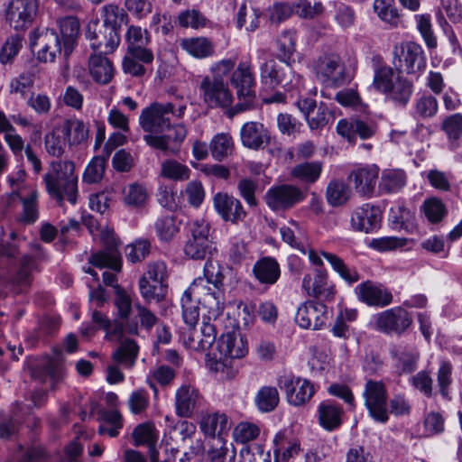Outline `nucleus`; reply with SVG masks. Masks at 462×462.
<instances>
[{
    "label": "nucleus",
    "mask_w": 462,
    "mask_h": 462,
    "mask_svg": "<svg viewBox=\"0 0 462 462\" xmlns=\"http://www.w3.org/2000/svg\"><path fill=\"white\" fill-rule=\"evenodd\" d=\"M235 60L225 59L211 65L210 75L200 77L198 88L200 97L208 108H227L233 101V94L226 78L235 68Z\"/></svg>",
    "instance_id": "nucleus-1"
},
{
    "label": "nucleus",
    "mask_w": 462,
    "mask_h": 462,
    "mask_svg": "<svg viewBox=\"0 0 462 462\" xmlns=\"http://www.w3.org/2000/svg\"><path fill=\"white\" fill-rule=\"evenodd\" d=\"M225 269L217 262L208 260L203 276L196 278L187 289L209 312L218 313L225 306Z\"/></svg>",
    "instance_id": "nucleus-2"
},
{
    "label": "nucleus",
    "mask_w": 462,
    "mask_h": 462,
    "mask_svg": "<svg viewBox=\"0 0 462 462\" xmlns=\"http://www.w3.org/2000/svg\"><path fill=\"white\" fill-rule=\"evenodd\" d=\"M78 181L75 163L70 160L52 161L43 176L47 193L60 205H62L64 200H68L72 205L77 203Z\"/></svg>",
    "instance_id": "nucleus-3"
},
{
    "label": "nucleus",
    "mask_w": 462,
    "mask_h": 462,
    "mask_svg": "<svg viewBox=\"0 0 462 462\" xmlns=\"http://www.w3.org/2000/svg\"><path fill=\"white\" fill-rule=\"evenodd\" d=\"M260 79L262 85L266 88L282 87L288 91L297 90L299 93L304 88V79L296 74L291 65L278 66L273 60L263 62L260 66Z\"/></svg>",
    "instance_id": "nucleus-4"
},
{
    "label": "nucleus",
    "mask_w": 462,
    "mask_h": 462,
    "mask_svg": "<svg viewBox=\"0 0 462 462\" xmlns=\"http://www.w3.org/2000/svg\"><path fill=\"white\" fill-rule=\"evenodd\" d=\"M230 82L236 89L238 103L234 106L236 113L250 109L255 99L254 78L248 62H240L231 71Z\"/></svg>",
    "instance_id": "nucleus-5"
},
{
    "label": "nucleus",
    "mask_w": 462,
    "mask_h": 462,
    "mask_svg": "<svg viewBox=\"0 0 462 462\" xmlns=\"http://www.w3.org/2000/svg\"><path fill=\"white\" fill-rule=\"evenodd\" d=\"M306 198L304 191L298 186L289 183L270 187L264 195L267 207L273 212H285L293 208Z\"/></svg>",
    "instance_id": "nucleus-6"
},
{
    "label": "nucleus",
    "mask_w": 462,
    "mask_h": 462,
    "mask_svg": "<svg viewBox=\"0 0 462 462\" xmlns=\"http://www.w3.org/2000/svg\"><path fill=\"white\" fill-rule=\"evenodd\" d=\"M363 398L365 406L374 420L385 423L389 420L387 400L388 393L382 381L369 379L365 382Z\"/></svg>",
    "instance_id": "nucleus-7"
},
{
    "label": "nucleus",
    "mask_w": 462,
    "mask_h": 462,
    "mask_svg": "<svg viewBox=\"0 0 462 462\" xmlns=\"http://www.w3.org/2000/svg\"><path fill=\"white\" fill-rule=\"evenodd\" d=\"M99 240L104 249L93 254L88 263L100 269L110 268L116 272L120 271L121 257L114 230L107 226L103 227L99 233Z\"/></svg>",
    "instance_id": "nucleus-8"
},
{
    "label": "nucleus",
    "mask_w": 462,
    "mask_h": 462,
    "mask_svg": "<svg viewBox=\"0 0 462 462\" xmlns=\"http://www.w3.org/2000/svg\"><path fill=\"white\" fill-rule=\"evenodd\" d=\"M374 320V329L386 335H402L412 324L411 315L401 307L382 311Z\"/></svg>",
    "instance_id": "nucleus-9"
},
{
    "label": "nucleus",
    "mask_w": 462,
    "mask_h": 462,
    "mask_svg": "<svg viewBox=\"0 0 462 462\" xmlns=\"http://www.w3.org/2000/svg\"><path fill=\"white\" fill-rule=\"evenodd\" d=\"M394 65L402 71L414 74L425 68L426 61L421 46L414 42H405L394 48Z\"/></svg>",
    "instance_id": "nucleus-10"
},
{
    "label": "nucleus",
    "mask_w": 462,
    "mask_h": 462,
    "mask_svg": "<svg viewBox=\"0 0 462 462\" xmlns=\"http://www.w3.org/2000/svg\"><path fill=\"white\" fill-rule=\"evenodd\" d=\"M169 111H172V103H153L144 108L139 116V124L148 134H161L171 126Z\"/></svg>",
    "instance_id": "nucleus-11"
},
{
    "label": "nucleus",
    "mask_w": 462,
    "mask_h": 462,
    "mask_svg": "<svg viewBox=\"0 0 462 462\" xmlns=\"http://www.w3.org/2000/svg\"><path fill=\"white\" fill-rule=\"evenodd\" d=\"M30 44L32 48L39 47L37 58L42 62H53L63 46L57 31L49 28L31 32Z\"/></svg>",
    "instance_id": "nucleus-12"
},
{
    "label": "nucleus",
    "mask_w": 462,
    "mask_h": 462,
    "mask_svg": "<svg viewBox=\"0 0 462 462\" xmlns=\"http://www.w3.org/2000/svg\"><path fill=\"white\" fill-rule=\"evenodd\" d=\"M278 385L285 393L288 402L294 406L305 404L315 393L314 386L309 380L293 374L280 377Z\"/></svg>",
    "instance_id": "nucleus-13"
},
{
    "label": "nucleus",
    "mask_w": 462,
    "mask_h": 462,
    "mask_svg": "<svg viewBox=\"0 0 462 462\" xmlns=\"http://www.w3.org/2000/svg\"><path fill=\"white\" fill-rule=\"evenodd\" d=\"M24 171H22L17 179L9 177L8 181L13 193L19 197L23 206V212L20 220L24 224L30 225L34 223L39 217L37 202L38 192L37 190L31 189L26 194H24Z\"/></svg>",
    "instance_id": "nucleus-14"
},
{
    "label": "nucleus",
    "mask_w": 462,
    "mask_h": 462,
    "mask_svg": "<svg viewBox=\"0 0 462 462\" xmlns=\"http://www.w3.org/2000/svg\"><path fill=\"white\" fill-rule=\"evenodd\" d=\"M38 0H12L6 10V20L15 31L29 28L37 14Z\"/></svg>",
    "instance_id": "nucleus-15"
},
{
    "label": "nucleus",
    "mask_w": 462,
    "mask_h": 462,
    "mask_svg": "<svg viewBox=\"0 0 462 462\" xmlns=\"http://www.w3.org/2000/svg\"><path fill=\"white\" fill-rule=\"evenodd\" d=\"M167 130L168 133L165 134H145L143 140L149 146L165 154H176L187 136V129L184 125L178 124Z\"/></svg>",
    "instance_id": "nucleus-16"
},
{
    "label": "nucleus",
    "mask_w": 462,
    "mask_h": 462,
    "mask_svg": "<svg viewBox=\"0 0 462 462\" xmlns=\"http://www.w3.org/2000/svg\"><path fill=\"white\" fill-rule=\"evenodd\" d=\"M317 75L330 87H339L346 83V67L337 54L324 55L316 65Z\"/></svg>",
    "instance_id": "nucleus-17"
},
{
    "label": "nucleus",
    "mask_w": 462,
    "mask_h": 462,
    "mask_svg": "<svg viewBox=\"0 0 462 462\" xmlns=\"http://www.w3.org/2000/svg\"><path fill=\"white\" fill-rule=\"evenodd\" d=\"M328 319V307L319 301L308 300L302 303L295 315L296 323L302 328L320 329Z\"/></svg>",
    "instance_id": "nucleus-18"
},
{
    "label": "nucleus",
    "mask_w": 462,
    "mask_h": 462,
    "mask_svg": "<svg viewBox=\"0 0 462 462\" xmlns=\"http://www.w3.org/2000/svg\"><path fill=\"white\" fill-rule=\"evenodd\" d=\"M302 289L310 297L326 300H333L336 289L328 283V272L323 268H316L313 273H307L302 279Z\"/></svg>",
    "instance_id": "nucleus-19"
},
{
    "label": "nucleus",
    "mask_w": 462,
    "mask_h": 462,
    "mask_svg": "<svg viewBox=\"0 0 462 462\" xmlns=\"http://www.w3.org/2000/svg\"><path fill=\"white\" fill-rule=\"evenodd\" d=\"M378 176L379 168L377 166L366 165L352 170L348 180L357 194L365 198H372L375 195Z\"/></svg>",
    "instance_id": "nucleus-20"
},
{
    "label": "nucleus",
    "mask_w": 462,
    "mask_h": 462,
    "mask_svg": "<svg viewBox=\"0 0 462 462\" xmlns=\"http://www.w3.org/2000/svg\"><path fill=\"white\" fill-rule=\"evenodd\" d=\"M35 255L25 254L20 259L19 267L13 277V282L20 287L28 288L33 279V273L39 272L38 262L45 260L47 255L39 244L32 245Z\"/></svg>",
    "instance_id": "nucleus-21"
},
{
    "label": "nucleus",
    "mask_w": 462,
    "mask_h": 462,
    "mask_svg": "<svg viewBox=\"0 0 462 462\" xmlns=\"http://www.w3.org/2000/svg\"><path fill=\"white\" fill-rule=\"evenodd\" d=\"M357 299L368 306L383 308L393 301V294L382 284L365 281L355 288Z\"/></svg>",
    "instance_id": "nucleus-22"
},
{
    "label": "nucleus",
    "mask_w": 462,
    "mask_h": 462,
    "mask_svg": "<svg viewBox=\"0 0 462 462\" xmlns=\"http://www.w3.org/2000/svg\"><path fill=\"white\" fill-rule=\"evenodd\" d=\"M214 207L225 221H230L233 224L244 221L247 216L241 201L227 193L216 194Z\"/></svg>",
    "instance_id": "nucleus-23"
},
{
    "label": "nucleus",
    "mask_w": 462,
    "mask_h": 462,
    "mask_svg": "<svg viewBox=\"0 0 462 462\" xmlns=\"http://www.w3.org/2000/svg\"><path fill=\"white\" fill-rule=\"evenodd\" d=\"M240 139L245 147L257 151L270 144L271 134L262 123L250 121L242 125Z\"/></svg>",
    "instance_id": "nucleus-24"
},
{
    "label": "nucleus",
    "mask_w": 462,
    "mask_h": 462,
    "mask_svg": "<svg viewBox=\"0 0 462 462\" xmlns=\"http://www.w3.org/2000/svg\"><path fill=\"white\" fill-rule=\"evenodd\" d=\"M381 218L380 209L366 203L352 214L351 223L356 230L369 233L379 228Z\"/></svg>",
    "instance_id": "nucleus-25"
},
{
    "label": "nucleus",
    "mask_w": 462,
    "mask_h": 462,
    "mask_svg": "<svg viewBox=\"0 0 462 462\" xmlns=\"http://www.w3.org/2000/svg\"><path fill=\"white\" fill-rule=\"evenodd\" d=\"M317 411L319 424L326 431H335L343 424L344 410L341 405L331 400L321 402Z\"/></svg>",
    "instance_id": "nucleus-26"
},
{
    "label": "nucleus",
    "mask_w": 462,
    "mask_h": 462,
    "mask_svg": "<svg viewBox=\"0 0 462 462\" xmlns=\"http://www.w3.org/2000/svg\"><path fill=\"white\" fill-rule=\"evenodd\" d=\"M200 402L199 391L190 385L183 384L175 393V411L180 418H190Z\"/></svg>",
    "instance_id": "nucleus-27"
},
{
    "label": "nucleus",
    "mask_w": 462,
    "mask_h": 462,
    "mask_svg": "<svg viewBox=\"0 0 462 462\" xmlns=\"http://www.w3.org/2000/svg\"><path fill=\"white\" fill-rule=\"evenodd\" d=\"M398 374L413 373L418 367L420 351L413 346H398L391 350Z\"/></svg>",
    "instance_id": "nucleus-28"
},
{
    "label": "nucleus",
    "mask_w": 462,
    "mask_h": 462,
    "mask_svg": "<svg viewBox=\"0 0 462 462\" xmlns=\"http://www.w3.org/2000/svg\"><path fill=\"white\" fill-rule=\"evenodd\" d=\"M254 277L262 285H274L281 277V267L277 260L271 256L258 259L252 269Z\"/></svg>",
    "instance_id": "nucleus-29"
},
{
    "label": "nucleus",
    "mask_w": 462,
    "mask_h": 462,
    "mask_svg": "<svg viewBox=\"0 0 462 462\" xmlns=\"http://www.w3.org/2000/svg\"><path fill=\"white\" fill-rule=\"evenodd\" d=\"M60 38L62 41L64 55L69 56L74 49L79 36L80 24L75 16H64L57 20Z\"/></svg>",
    "instance_id": "nucleus-30"
},
{
    "label": "nucleus",
    "mask_w": 462,
    "mask_h": 462,
    "mask_svg": "<svg viewBox=\"0 0 462 462\" xmlns=\"http://www.w3.org/2000/svg\"><path fill=\"white\" fill-rule=\"evenodd\" d=\"M69 147L82 145L88 140L89 128L82 120L76 117L67 118L59 124Z\"/></svg>",
    "instance_id": "nucleus-31"
},
{
    "label": "nucleus",
    "mask_w": 462,
    "mask_h": 462,
    "mask_svg": "<svg viewBox=\"0 0 462 462\" xmlns=\"http://www.w3.org/2000/svg\"><path fill=\"white\" fill-rule=\"evenodd\" d=\"M127 51L132 52L133 56L146 53H153L150 47L151 40L149 32L140 26L131 25L125 33Z\"/></svg>",
    "instance_id": "nucleus-32"
},
{
    "label": "nucleus",
    "mask_w": 462,
    "mask_h": 462,
    "mask_svg": "<svg viewBox=\"0 0 462 462\" xmlns=\"http://www.w3.org/2000/svg\"><path fill=\"white\" fill-rule=\"evenodd\" d=\"M199 427L205 435L215 440L217 438H224L223 435L227 433L230 424L226 414L216 412L203 416Z\"/></svg>",
    "instance_id": "nucleus-33"
},
{
    "label": "nucleus",
    "mask_w": 462,
    "mask_h": 462,
    "mask_svg": "<svg viewBox=\"0 0 462 462\" xmlns=\"http://www.w3.org/2000/svg\"><path fill=\"white\" fill-rule=\"evenodd\" d=\"M217 349L226 358H241L247 353L242 337L235 333L222 334L217 341Z\"/></svg>",
    "instance_id": "nucleus-34"
},
{
    "label": "nucleus",
    "mask_w": 462,
    "mask_h": 462,
    "mask_svg": "<svg viewBox=\"0 0 462 462\" xmlns=\"http://www.w3.org/2000/svg\"><path fill=\"white\" fill-rule=\"evenodd\" d=\"M90 41V47L97 51V54L106 55L116 51L120 42V36L118 32L104 27V31L95 32Z\"/></svg>",
    "instance_id": "nucleus-35"
},
{
    "label": "nucleus",
    "mask_w": 462,
    "mask_h": 462,
    "mask_svg": "<svg viewBox=\"0 0 462 462\" xmlns=\"http://www.w3.org/2000/svg\"><path fill=\"white\" fill-rule=\"evenodd\" d=\"M413 92L412 82L397 75L391 89L387 92L386 99L393 102L395 106H405L411 99Z\"/></svg>",
    "instance_id": "nucleus-36"
},
{
    "label": "nucleus",
    "mask_w": 462,
    "mask_h": 462,
    "mask_svg": "<svg viewBox=\"0 0 462 462\" xmlns=\"http://www.w3.org/2000/svg\"><path fill=\"white\" fill-rule=\"evenodd\" d=\"M89 71L93 79L100 84H107L114 76L111 61L102 54H93L90 56Z\"/></svg>",
    "instance_id": "nucleus-37"
},
{
    "label": "nucleus",
    "mask_w": 462,
    "mask_h": 462,
    "mask_svg": "<svg viewBox=\"0 0 462 462\" xmlns=\"http://www.w3.org/2000/svg\"><path fill=\"white\" fill-rule=\"evenodd\" d=\"M154 60L153 53L138 54L133 56L132 52L127 51L125 56L122 68L125 73L133 77H143L147 72V68Z\"/></svg>",
    "instance_id": "nucleus-38"
},
{
    "label": "nucleus",
    "mask_w": 462,
    "mask_h": 462,
    "mask_svg": "<svg viewBox=\"0 0 462 462\" xmlns=\"http://www.w3.org/2000/svg\"><path fill=\"white\" fill-rule=\"evenodd\" d=\"M139 346L133 339H125L112 353V359L117 365L124 368L130 369L134 366Z\"/></svg>",
    "instance_id": "nucleus-39"
},
{
    "label": "nucleus",
    "mask_w": 462,
    "mask_h": 462,
    "mask_svg": "<svg viewBox=\"0 0 462 462\" xmlns=\"http://www.w3.org/2000/svg\"><path fill=\"white\" fill-rule=\"evenodd\" d=\"M323 165L321 162H305L296 164L291 171L292 178L307 184L315 183L320 177Z\"/></svg>",
    "instance_id": "nucleus-40"
},
{
    "label": "nucleus",
    "mask_w": 462,
    "mask_h": 462,
    "mask_svg": "<svg viewBox=\"0 0 462 462\" xmlns=\"http://www.w3.org/2000/svg\"><path fill=\"white\" fill-rule=\"evenodd\" d=\"M406 184V175L403 171L391 170L383 172L378 183L379 194L399 192Z\"/></svg>",
    "instance_id": "nucleus-41"
},
{
    "label": "nucleus",
    "mask_w": 462,
    "mask_h": 462,
    "mask_svg": "<svg viewBox=\"0 0 462 462\" xmlns=\"http://www.w3.org/2000/svg\"><path fill=\"white\" fill-rule=\"evenodd\" d=\"M67 146L69 143L59 125L44 135V149L50 156L61 158L66 152Z\"/></svg>",
    "instance_id": "nucleus-42"
},
{
    "label": "nucleus",
    "mask_w": 462,
    "mask_h": 462,
    "mask_svg": "<svg viewBox=\"0 0 462 462\" xmlns=\"http://www.w3.org/2000/svg\"><path fill=\"white\" fill-rule=\"evenodd\" d=\"M122 196L125 205L133 208H143L149 198L146 187L138 182L125 186L122 189Z\"/></svg>",
    "instance_id": "nucleus-43"
},
{
    "label": "nucleus",
    "mask_w": 462,
    "mask_h": 462,
    "mask_svg": "<svg viewBox=\"0 0 462 462\" xmlns=\"http://www.w3.org/2000/svg\"><path fill=\"white\" fill-rule=\"evenodd\" d=\"M201 300L188 290H186L180 299L181 314L184 323L189 328H195L199 318V307Z\"/></svg>",
    "instance_id": "nucleus-44"
},
{
    "label": "nucleus",
    "mask_w": 462,
    "mask_h": 462,
    "mask_svg": "<svg viewBox=\"0 0 462 462\" xmlns=\"http://www.w3.org/2000/svg\"><path fill=\"white\" fill-rule=\"evenodd\" d=\"M135 445H147L152 451V459L156 460L153 454L155 444L158 440V432L152 423L147 422L138 425L133 431Z\"/></svg>",
    "instance_id": "nucleus-45"
},
{
    "label": "nucleus",
    "mask_w": 462,
    "mask_h": 462,
    "mask_svg": "<svg viewBox=\"0 0 462 462\" xmlns=\"http://www.w3.org/2000/svg\"><path fill=\"white\" fill-rule=\"evenodd\" d=\"M261 12L259 9L248 7L243 3L236 15V23L238 29L245 28L247 32H254L260 25Z\"/></svg>",
    "instance_id": "nucleus-46"
},
{
    "label": "nucleus",
    "mask_w": 462,
    "mask_h": 462,
    "mask_svg": "<svg viewBox=\"0 0 462 462\" xmlns=\"http://www.w3.org/2000/svg\"><path fill=\"white\" fill-rule=\"evenodd\" d=\"M374 10L382 21L393 27H398L402 23L394 0H374Z\"/></svg>",
    "instance_id": "nucleus-47"
},
{
    "label": "nucleus",
    "mask_w": 462,
    "mask_h": 462,
    "mask_svg": "<svg viewBox=\"0 0 462 462\" xmlns=\"http://www.w3.org/2000/svg\"><path fill=\"white\" fill-rule=\"evenodd\" d=\"M277 58L285 64L291 65L296 51V32L294 30L283 31L277 40Z\"/></svg>",
    "instance_id": "nucleus-48"
},
{
    "label": "nucleus",
    "mask_w": 462,
    "mask_h": 462,
    "mask_svg": "<svg viewBox=\"0 0 462 462\" xmlns=\"http://www.w3.org/2000/svg\"><path fill=\"white\" fill-rule=\"evenodd\" d=\"M279 402V393L274 386L260 388L254 397L255 405L262 412L273 411L278 406Z\"/></svg>",
    "instance_id": "nucleus-49"
},
{
    "label": "nucleus",
    "mask_w": 462,
    "mask_h": 462,
    "mask_svg": "<svg viewBox=\"0 0 462 462\" xmlns=\"http://www.w3.org/2000/svg\"><path fill=\"white\" fill-rule=\"evenodd\" d=\"M181 47L197 59H205L214 52L212 43L206 38L185 39L181 42Z\"/></svg>",
    "instance_id": "nucleus-50"
},
{
    "label": "nucleus",
    "mask_w": 462,
    "mask_h": 462,
    "mask_svg": "<svg viewBox=\"0 0 462 462\" xmlns=\"http://www.w3.org/2000/svg\"><path fill=\"white\" fill-rule=\"evenodd\" d=\"M106 160L102 156L93 157L87 164L82 180L87 184H97L105 176Z\"/></svg>",
    "instance_id": "nucleus-51"
},
{
    "label": "nucleus",
    "mask_w": 462,
    "mask_h": 462,
    "mask_svg": "<svg viewBox=\"0 0 462 462\" xmlns=\"http://www.w3.org/2000/svg\"><path fill=\"white\" fill-rule=\"evenodd\" d=\"M209 148L212 157L221 162L232 153L233 139L228 134H217L211 140Z\"/></svg>",
    "instance_id": "nucleus-52"
},
{
    "label": "nucleus",
    "mask_w": 462,
    "mask_h": 462,
    "mask_svg": "<svg viewBox=\"0 0 462 462\" xmlns=\"http://www.w3.org/2000/svg\"><path fill=\"white\" fill-rule=\"evenodd\" d=\"M190 170L185 164L175 160H166L161 165V176L175 180L183 181L189 178Z\"/></svg>",
    "instance_id": "nucleus-53"
},
{
    "label": "nucleus",
    "mask_w": 462,
    "mask_h": 462,
    "mask_svg": "<svg viewBox=\"0 0 462 462\" xmlns=\"http://www.w3.org/2000/svg\"><path fill=\"white\" fill-rule=\"evenodd\" d=\"M139 291L145 302L150 303L152 300L159 302L165 296L166 285L161 282H152L146 278H140Z\"/></svg>",
    "instance_id": "nucleus-54"
},
{
    "label": "nucleus",
    "mask_w": 462,
    "mask_h": 462,
    "mask_svg": "<svg viewBox=\"0 0 462 462\" xmlns=\"http://www.w3.org/2000/svg\"><path fill=\"white\" fill-rule=\"evenodd\" d=\"M334 118L333 112L325 103L320 102L307 116L306 121L311 130H318L325 127Z\"/></svg>",
    "instance_id": "nucleus-55"
},
{
    "label": "nucleus",
    "mask_w": 462,
    "mask_h": 462,
    "mask_svg": "<svg viewBox=\"0 0 462 462\" xmlns=\"http://www.w3.org/2000/svg\"><path fill=\"white\" fill-rule=\"evenodd\" d=\"M350 197L349 188L342 181L332 180L326 189L328 203L332 207H338L345 204Z\"/></svg>",
    "instance_id": "nucleus-56"
},
{
    "label": "nucleus",
    "mask_w": 462,
    "mask_h": 462,
    "mask_svg": "<svg viewBox=\"0 0 462 462\" xmlns=\"http://www.w3.org/2000/svg\"><path fill=\"white\" fill-rule=\"evenodd\" d=\"M103 26L118 32L127 18L125 10L116 5H106L103 7Z\"/></svg>",
    "instance_id": "nucleus-57"
},
{
    "label": "nucleus",
    "mask_w": 462,
    "mask_h": 462,
    "mask_svg": "<svg viewBox=\"0 0 462 462\" xmlns=\"http://www.w3.org/2000/svg\"><path fill=\"white\" fill-rule=\"evenodd\" d=\"M214 250L212 242L188 239L184 245L185 255L192 260H204Z\"/></svg>",
    "instance_id": "nucleus-58"
},
{
    "label": "nucleus",
    "mask_w": 462,
    "mask_h": 462,
    "mask_svg": "<svg viewBox=\"0 0 462 462\" xmlns=\"http://www.w3.org/2000/svg\"><path fill=\"white\" fill-rule=\"evenodd\" d=\"M261 432L259 426L249 421L239 422L233 430V439L236 442L245 444L256 439Z\"/></svg>",
    "instance_id": "nucleus-59"
},
{
    "label": "nucleus",
    "mask_w": 462,
    "mask_h": 462,
    "mask_svg": "<svg viewBox=\"0 0 462 462\" xmlns=\"http://www.w3.org/2000/svg\"><path fill=\"white\" fill-rule=\"evenodd\" d=\"M421 208L428 221L432 224L440 222L447 214L444 203L437 198L424 200Z\"/></svg>",
    "instance_id": "nucleus-60"
},
{
    "label": "nucleus",
    "mask_w": 462,
    "mask_h": 462,
    "mask_svg": "<svg viewBox=\"0 0 462 462\" xmlns=\"http://www.w3.org/2000/svg\"><path fill=\"white\" fill-rule=\"evenodd\" d=\"M23 39L20 34L11 35L6 39L0 50V62L12 63L23 47Z\"/></svg>",
    "instance_id": "nucleus-61"
},
{
    "label": "nucleus",
    "mask_w": 462,
    "mask_h": 462,
    "mask_svg": "<svg viewBox=\"0 0 462 462\" xmlns=\"http://www.w3.org/2000/svg\"><path fill=\"white\" fill-rule=\"evenodd\" d=\"M157 236L162 241H170L179 232L173 216H161L154 223Z\"/></svg>",
    "instance_id": "nucleus-62"
},
{
    "label": "nucleus",
    "mask_w": 462,
    "mask_h": 462,
    "mask_svg": "<svg viewBox=\"0 0 462 462\" xmlns=\"http://www.w3.org/2000/svg\"><path fill=\"white\" fill-rule=\"evenodd\" d=\"M239 462H272L269 451H264L262 445L245 446L239 452Z\"/></svg>",
    "instance_id": "nucleus-63"
},
{
    "label": "nucleus",
    "mask_w": 462,
    "mask_h": 462,
    "mask_svg": "<svg viewBox=\"0 0 462 462\" xmlns=\"http://www.w3.org/2000/svg\"><path fill=\"white\" fill-rule=\"evenodd\" d=\"M49 455L41 446H33L28 448L19 447L14 457V462H47Z\"/></svg>",
    "instance_id": "nucleus-64"
}]
</instances>
